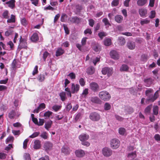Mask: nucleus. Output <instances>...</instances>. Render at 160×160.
I'll return each instance as SVG.
<instances>
[{"label":"nucleus","instance_id":"obj_1","mask_svg":"<svg viewBox=\"0 0 160 160\" xmlns=\"http://www.w3.org/2000/svg\"><path fill=\"white\" fill-rule=\"evenodd\" d=\"M153 90L152 88H148L145 91V95L147 97V102H153L159 97V90H157L154 93Z\"/></svg>","mask_w":160,"mask_h":160},{"label":"nucleus","instance_id":"obj_2","mask_svg":"<svg viewBox=\"0 0 160 160\" xmlns=\"http://www.w3.org/2000/svg\"><path fill=\"white\" fill-rule=\"evenodd\" d=\"M99 96L101 99L104 101H108L111 98L109 93L105 91L100 92L99 93Z\"/></svg>","mask_w":160,"mask_h":160},{"label":"nucleus","instance_id":"obj_3","mask_svg":"<svg viewBox=\"0 0 160 160\" xmlns=\"http://www.w3.org/2000/svg\"><path fill=\"white\" fill-rule=\"evenodd\" d=\"M89 118L93 121L98 122L100 119L101 116L100 114L98 112H92L90 114Z\"/></svg>","mask_w":160,"mask_h":160},{"label":"nucleus","instance_id":"obj_4","mask_svg":"<svg viewBox=\"0 0 160 160\" xmlns=\"http://www.w3.org/2000/svg\"><path fill=\"white\" fill-rule=\"evenodd\" d=\"M102 72L103 75L107 74L108 77L111 76L113 72V69L112 68L105 67L102 68Z\"/></svg>","mask_w":160,"mask_h":160},{"label":"nucleus","instance_id":"obj_5","mask_svg":"<svg viewBox=\"0 0 160 160\" xmlns=\"http://www.w3.org/2000/svg\"><path fill=\"white\" fill-rule=\"evenodd\" d=\"M120 145V141L117 139L114 138L112 139L111 141V147L113 149H115L118 148L119 146Z\"/></svg>","mask_w":160,"mask_h":160},{"label":"nucleus","instance_id":"obj_6","mask_svg":"<svg viewBox=\"0 0 160 160\" xmlns=\"http://www.w3.org/2000/svg\"><path fill=\"white\" fill-rule=\"evenodd\" d=\"M102 151L103 155L106 157L110 156L112 154V151L110 148L107 147L103 148Z\"/></svg>","mask_w":160,"mask_h":160},{"label":"nucleus","instance_id":"obj_7","mask_svg":"<svg viewBox=\"0 0 160 160\" xmlns=\"http://www.w3.org/2000/svg\"><path fill=\"white\" fill-rule=\"evenodd\" d=\"M20 43L18 46V48L20 49L23 48H26L27 47V43L26 40L22 38V36H20L19 40Z\"/></svg>","mask_w":160,"mask_h":160},{"label":"nucleus","instance_id":"obj_8","mask_svg":"<svg viewBox=\"0 0 160 160\" xmlns=\"http://www.w3.org/2000/svg\"><path fill=\"white\" fill-rule=\"evenodd\" d=\"M111 57L115 60H117L119 58V56L118 53L115 50H112L110 53Z\"/></svg>","mask_w":160,"mask_h":160},{"label":"nucleus","instance_id":"obj_9","mask_svg":"<svg viewBox=\"0 0 160 160\" xmlns=\"http://www.w3.org/2000/svg\"><path fill=\"white\" fill-rule=\"evenodd\" d=\"M80 88V86L78 84H75L72 83V85L71 91L72 93H75L78 92Z\"/></svg>","mask_w":160,"mask_h":160},{"label":"nucleus","instance_id":"obj_10","mask_svg":"<svg viewBox=\"0 0 160 160\" xmlns=\"http://www.w3.org/2000/svg\"><path fill=\"white\" fill-rule=\"evenodd\" d=\"M20 115L17 112V110H11L8 113V117L11 119H12L14 118L15 116H17L18 117Z\"/></svg>","mask_w":160,"mask_h":160},{"label":"nucleus","instance_id":"obj_11","mask_svg":"<svg viewBox=\"0 0 160 160\" xmlns=\"http://www.w3.org/2000/svg\"><path fill=\"white\" fill-rule=\"evenodd\" d=\"M90 85L91 89L93 91L96 92L99 90V86L97 83L94 82H92Z\"/></svg>","mask_w":160,"mask_h":160},{"label":"nucleus","instance_id":"obj_12","mask_svg":"<svg viewBox=\"0 0 160 160\" xmlns=\"http://www.w3.org/2000/svg\"><path fill=\"white\" fill-rule=\"evenodd\" d=\"M82 19L77 16L71 17L69 18V20L71 22L73 23L79 24L81 22Z\"/></svg>","mask_w":160,"mask_h":160},{"label":"nucleus","instance_id":"obj_13","mask_svg":"<svg viewBox=\"0 0 160 160\" xmlns=\"http://www.w3.org/2000/svg\"><path fill=\"white\" fill-rule=\"evenodd\" d=\"M15 0H10L8 2L5 3L4 5L7 4L8 5V6L10 8L13 9L15 6Z\"/></svg>","mask_w":160,"mask_h":160},{"label":"nucleus","instance_id":"obj_14","mask_svg":"<svg viewBox=\"0 0 160 160\" xmlns=\"http://www.w3.org/2000/svg\"><path fill=\"white\" fill-rule=\"evenodd\" d=\"M127 48L130 50L134 49L135 47V44L134 42L129 41L127 43Z\"/></svg>","mask_w":160,"mask_h":160},{"label":"nucleus","instance_id":"obj_15","mask_svg":"<svg viewBox=\"0 0 160 160\" xmlns=\"http://www.w3.org/2000/svg\"><path fill=\"white\" fill-rule=\"evenodd\" d=\"M139 13L140 15L142 18L146 17L147 13V10L144 8H141L139 9Z\"/></svg>","mask_w":160,"mask_h":160},{"label":"nucleus","instance_id":"obj_16","mask_svg":"<svg viewBox=\"0 0 160 160\" xmlns=\"http://www.w3.org/2000/svg\"><path fill=\"white\" fill-rule=\"evenodd\" d=\"M89 137L88 135L86 133H82L79 136V138L81 141H82L88 140Z\"/></svg>","mask_w":160,"mask_h":160},{"label":"nucleus","instance_id":"obj_17","mask_svg":"<svg viewBox=\"0 0 160 160\" xmlns=\"http://www.w3.org/2000/svg\"><path fill=\"white\" fill-rule=\"evenodd\" d=\"M95 71V68L91 66L89 67L87 69L86 72L87 74L88 75H92L94 73Z\"/></svg>","mask_w":160,"mask_h":160},{"label":"nucleus","instance_id":"obj_18","mask_svg":"<svg viewBox=\"0 0 160 160\" xmlns=\"http://www.w3.org/2000/svg\"><path fill=\"white\" fill-rule=\"evenodd\" d=\"M52 122L51 120H49L46 122L44 124V128L47 130H48L52 126Z\"/></svg>","mask_w":160,"mask_h":160},{"label":"nucleus","instance_id":"obj_19","mask_svg":"<svg viewBox=\"0 0 160 160\" xmlns=\"http://www.w3.org/2000/svg\"><path fill=\"white\" fill-rule=\"evenodd\" d=\"M75 154L78 157H82L85 155L84 151L82 150H78L75 151Z\"/></svg>","mask_w":160,"mask_h":160},{"label":"nucleus","instance_id":"obj_20","mask_svg":"<svg viewBox=\"0 0 160 160\" xmlns=\"http://www.w3.org/2000/svg\"><path fill=\"white\" fill-rule=\"evenodd\" d=\"M123 19V17L120 15H117L115 17V20L118 23H121Z\"/></svg>","mask_w":160,"mask_h":160},{"label":"nucleus","instance_id":"obj_21","mask_svg":"<svg viewBox=\"0 0 160 160\" xmlns=\"http://www.w3.org/2000/svg\"><path fill=\"white\" fill-rule=\"evenodd\" d=\"M31 40L33 42H36L39 40V37L37 33H34L31 37Z\"/></svg>","mask_w":160,"mask_h":160},{"label":"nucleus","instance_id":"obj_22","mask_svg":"<svg viewBox=\"0 0 160 160\" xmlns=\"http://www.w3.org/2000/svg\"><path fill=\"white\" fill-rule=\"evenodd\" d=\"M91 101L93 103L100 104L101 101L99 98L96 97H92L91 98Z\"/></svg>","mask_w":160,"mask_h":160},{"label":"nucleus","instance_id":"obj_23","mask_svg":"<svg viewBox=\"0 0 160 160\" xmlns=\"http://www.w3.org/2000/svg\"><path fill=\"white\" fill-rule=\"evenodd\" d=\"M41 142L38 140H36L34 142L33 148L36 149H39L41 147Z\"/></svg>","mask_w":160,"mask_h":160},{"label":"nucleus","instance_id":"obj_24","mask_svg":"<svg viewBox=\"0 0 160 160\" xmlns=\"http://www.w3.org/2000/svg\"><path fill=\"white\" fill-rule=\"evenodd\" d=\"M52 147V144L49 142H46L44 144V148L46 150L50 149Z\"/></svg>","mask_w":160,"mask_h":160},{"label":"nucleus","instance_id":"obj_25","mask_svg":"<svg viewBox=\"0 0 160 160\" xmlns=\"http://www.w3.org/2000/svg\"><path fill=\"white\" fill-rule=\"evenodd\" d=\"M136 156L137 154L135 151L128 153L127 156L129 158H132V159H134Z\"/></svg>","mask_w":160,"mask_h":160},{"label":"nucleus","instance_id":"obj_26","mask_svg":"<svg viewBox=\"0 0 160 160\" xmlns=\"http://www.w3.org/2000/svg\"><path fill=\"white\" fill-rule=\"evenodd\" d=\"M144 82L146 83L145 86L147 87H149L152 83L153 81L152 78H149L144 80Z\"/></svg>","mask_w":160,"mask_h":160},{"label":"nucleus","instance_id":"obj_27","mask_svg":"<svg viewBox=\"0 0 160 160\" xmlns=\"http://www.w3.org/2000/svg\"><path fill=\"white\" fill-rule=\"evenodd\" d=\"M129 69L128 66L126 64H122L121 66L120 70L121 71L127 72Z\"/></svg>","mask_w":160,"mask_h":160},{"label":"nucleus","instance_id":"obj_28","mask_svg":"<svg viewBox=\"0 0 160 160\" xmlns=\"http://www.w3.org/2000/svg\"><path fill=\"white\" fill-rule=\"evenodd\" d=\"M64 52V50L61 48H58L56 52V55L57 56H58L63 54Z\"/></svg>","mask_w":160,"mask_h":160},{"label":"nucleus","instance_id":"obj_29","mask_svg":"<svg viewBox=\"0 0 160 160\" xmlns=\"http://www.w3.org/2000/svg\"><path fill=\"white\" fill-rule=\"evenodd\" d=\"M62 152L65 154H68L69 153V148L66 146H64L62 148Z\"/></svg>","mask_w":160,"mask_h":160},{"label":"nucleus","instance_id":"obj_30","mask_svg":"<svg viewBox=\"0 0 160 160\" xmlns=\"http://www.w3.org/2000/svg\"><path fill=\"white\" fill-rule=\"evenodd\" d=\"M104 44L106 46H109L111 45V40L109 38H106L104 41Z\"/></svg>","mask_w":160,"mask_h":160},{"label":"nucleus","instance_id":"obj_31","mask_svg":"<svg viewBox=\"0 0 160 160\" xmlns=\"http://www.w3.org/2000/svg\"><path fill=\"white\" fill-rule=\"evenodd\" d=\"M15 22V16L13 14L11 15V17L10 18H8L7 20L8 23H13Z\"/></svg>","mask_w":160,"mask_h":160},{"label":"nucleus","instance_id":"obj_32","mask_svg":"<svg viewBox=\"0 0 160 160\" xmlns=\"http://www.w3.org/2000/svg\"><path fill=\"white\" fill-rule=\"evenodd\" d=\"M126 130L124 128H120L118 129V132L119 134L122 135H124L125 134Z\"/></svg>","mask_w":160,"mask_h":160},{"label":"nucleus","instance_id":"obj_33","mask_svg":"<svg viewBox=\"0 0 160 160\" xmlns=\"http://www.w3.org/2000/svg\"><path fill=\"white\" fill-rule=\"evenodd\" d=\"M101 47L98 44H96L93 47V50L96 52H98L101 50Z\"/></svg>","mask_w":160,"mask_h":160},{"label":"nucleus","instance_id":"obj_34","mask_svg":"<svg viewBox=\"0 0 160 160\" xmlns=\"http://www.w3.org/2000/svg\"><path fill=\"white\" fill-rule=\"evenodd\" d=\"M42 52H43V53L42 54V58L44 61H45L49 55V53L47 51L43 52V50H42V51L41 52V53Z\"/></svg>","mask_w":160,"mask_h":160},{"label":"nucleus","instance_id":"obj_35","mask_svg":"<svg viewBox=\"0 0 160 160\" xmlns=\"http://www.w3.org/2000/svg\"><path fill=\"white\" fill-rule=\"evenodd\" d=\"M147 0H138L137 1V4L139 6L144 5L146 2Z\"/></svg>","mask_w":160,"mask_h":160},{"label":"nucleus","instance_id":"obj_36","mask_svg":"<svg viewBox=\"0 0 160 160\" xmlns=\"http://www.w3.org/2000/svg\"><path fill=\"white\" fill-rule=\"evenodd\" d=\"M158 107L157 106H155L153 107V114L155 115H157L158 113Z\"/></svg>","mask_w":160,"mask_h":160},{"label":"nucleus","instance_id":"obj_37","mask_svg":"<svg viewBox=\"0 0 160 160\" xmlns=\"http://www.w3.org/2000/svg\"><path fill=\"white\" fill-rule=\"evenodd\" d=\"M133 109L131 107H127L125 110V111L126 113L128 114H130L133 112Z\"/></svg>","mask_w":160,"mask_h":160},{"label":"nucleus","instance_id":"obj_38","mask_svg":"<svg viewBox=\"0 0 160 160\" xmlns=\"http://www.w3.org/2000/svg\"><path fill=\"white\" fill-rule=\"evenodd\" d=\"M59 96L62 101H64L66 99L65 93L64 92L60 93Z\"/></svg>","mask_w":160,"mask_h":160},{"label":"nucleus","instance_id":"obj_39","mask_svg":"<svg viewBox=\"0 0 160 160\" xmlns=\"http://www.w3.org/2000/svg\"><path fill=\"white\" fill-rule=\"evenodd\" d=\"M152 104L148 106L145 109L144 112L146 113H150L151 110L152 108Z\"/></svg>","mask_w":160,"mask_h":160},{"label":"nucleus","instance_id":"obj_40","mask_svg":"<svg viewBox=\"0 0 160 160\" xmlns=\"http://www.w3.org/2000/svg\"><path fill=\"white\" fill-rule=\"evenodd\" d=\"M118 40L120 44L121 45H124L125 43V40L123 37H119L118 38Z\"/></svg>","mask_w":160,"mask_h":160},{"label":"nucleus","instance_id":"obj_41","mask_svg":"<svg viewBox=\"0 0 160 160\" xmlns=\"http://www.w3.org/2000/svg\"><path fill=\"white\" fill-rule=\"evenodd\" d=\"M150 22V20L147 19H142L140 21V24L142 25H143L144 24H147Z\"/></svg>","mask_w":160,"mask_h":160},{"label":"nucleus","instance_id":"obj_42","mask_svg":"<svg viewBox=\"0 0 160 160\" xmlns=\"http://www.w3.org/2000/svg\"><path fill=\"white\" fill-rule=\"evenodd\" d=\"M17 61L15 59H14L12 62L11 64L12 68L13 70H16L17 67Z\"/></svg>","mask_w":160,"mask_h":160},{"label":"nucleus","instance_id":"obj_43","mask_svg":"<svg viewBox=\"0 0 160 160\" xmlns=\"http://www.w3.org/2000/svg\"><path fill=\"white\" fill-rule=\"evenodd\" d=\"M107 35L106 33L103 32H99L98 33V36L101 39H102L103 38L107 36Z\"/></svg>","mask_w":160,"mask_h":160},{"label":"nucleus","instance_id":"obj_44","mask_svg":"<svg viewBox=\"0 0 160 160\" xmlns=\"http://www.w3.org/2000/svg\"><path fill=\"white\" fill-rule=\"evenodd\" d=\"M9 12L8 10L4 11L2 14V16L3 18L5 19H8L9 18L8 15Z\"/></svg>","mask_w":160,"mask_h":160},{"label":"nucleus","instance_id":"obj_45","mask_svg":"<svg viewBox=\"0 0 160 160\" xmlns=\"http://www.w3.org/2000/svg\"><path fill=\"white\" fill-rule=\"evenodd\" d=\"M61 108V107L60 106L58 105H54L52 106V108L53 110L55 112L58 111Z\"/></svg>","mask_w":160,"mask_h":160},{"label":"nucleus","instance_id":"obj_46","mask_svg":"<svg viewBox=\"0 0 160 160\" xmlns=\"http://www.w3.org/2000/svg\"><path fill=\"white\" fill-rule=\"evenodd\" d=\"M13 32V31L12 30L9 29L5 32V35L6 37H8L9 35H11Z\"/></svg>","mask_w":160,"mask_h":160},{"label":"nucleus","instance_id":"obj_47","mask_svg":"<svg viewBox=\"0 0 160 160\" xmlns=\"http://www.w3.org/2000/svg\"><path fill=\"white\" fill-rule=\"evenodd\" d=\"M156 12L155 11L152 10L150 12V15L149 17L151 19H152L155 17Z\"/></svg>","mask_w":160,"mask_h":160},{"label":"nucleus","instance_id":"obj_48","mask_svg":"<svg viewBox=\"0 0 160 160\" xmlns=\"http://www.w3.org/2000/svg\"><path fill=\"white\" fill-rule=\"evenodd\" d=\"M102 22L104 23L105 26L107 25H111L108 20L107 18H104L102 20Z\"/></svg>","mask_w":160,"mask_h":160},{"label":"nucleus","instance_id":"obj_49","mask_svg":"<svg viewBox=\"0 0 160 160\" xmlns=\"http://www.w3.org/2000/svg\"><path fill=\"white\" fill-rule=\"evenodd\" d=\"M40 136L44 139H47L48 138L47 133L46 132H44L42 133Z\"/></svg>","mask_w":160,"mask_h":160},{"label":"nucleus","instance_id":"obj_50","mask_svg":"<svg viewBox=\"0 0 160 160\" xmlns=\"http://www.w3.org/2000/svg\"><path fill=\"white\" fill-rule=\"evenodd\" d=\"M67 16L65 13H63L61 17V21L62 22H65L66 20L65 18H67Z\"/></svg>","mask_w":160,"mask_h":160},{"label":"nucleus","instance_id":"obj_51","mask_svg":"<svg viewBox=\"0 0 160 160\" xmlns=\"http://www.w3.org/2000/svg\"><path fill=\"white\" fill-rule=\"evenodd\" d=\"M104 108L105 110H108L110 109L111 106L109 103H106L104 104Z\"/></svg>","mask_w":160,"mask_h":160},{"label":"nucleus","instance_id":"obj_52","mask_svg":"<svg viewBox=\"0 0 160 160\" xmlns=\"http://www.w3.org/2000/svg\"><path fill=\"white\" fill-rule=\"evenodd\" d=\"M38 79L40 82H42L45 79L44 75L43 74H40L38 76Z\"/></svg>","mask_w":160,"mask_h":160},{"label":"nucleus","instance_id":"obj_53","mask_svg":"<svg viewBox=\"0 0 160 160\" xmlns=\"http://www.w3.org/2000/svg\"><path fill=\"white\" fill-rule=\"evenodd\" d=\"M21 23L22 25L26 26L28 24V22L25 18H23L21 20Z\"/></svg>","mask_w":160,"mask_h":160},{"label":"nucleus","instance_id":"obj_54","mask_svg":"<svg viewBox=\"0 0 160 160\" xmlns=\"http://www.w3.org/2000/svg\"><path fill=\"white\" fill-rule=\"evenodd\" d=\"M88 21L89 25L91 27H93L95 23V21L92 19H89Z\"/></svg>","mask_w":160,"mask_h":160},{"label":"nucleus","instance_id":"obj_55","mask_svg":"<svg viewBox=\"0 0 160 160\" xmlns=\"http://www.w3.org/2000/svg\"><path fill=\"white\" fill-rule=\"evenodd\" d=\"M52 112L49 111L46 112L44 114V116L46 117H49L52 114Z\"/></svg>","mask_w":160,"mask_h":160},{"label":"nucleus","instance_id":"obj_56","mask_svg":"<svg viewBox=\"0 0 160 160\" xmlns=\"http://www.w3.org/2000/svg\"><path fill=\"white\" fill-rule=\"evenodd\" d=\"M24 158L25 160H31L30 155L28 153H26L24 154Z\"/></svg>","mask_w":160,"mask_h":160},{"label":"nucleus","instance_id":"obj_57","mask_svg":"<svg viewBox=\"0 0 160 160\" xmlns=\"http://www.w3.org/2000/svg\"><path fill=\"white\" fill-rule=\"evenodd\" d=\"M40 132H36L33 133L29 137L30 138H33L38 136Z\"/></svg>","mask_w":160,"mask_h":160},{"label":"nucleus","instance_id":"obj_58","mask_svg":"<svg viewBox=\"0 0 160 160\" xmlns=\"http://www.w3.org/2000/svg\"><path fill=\"white\" fill-rule=\"evenodd\" d=\"M84 33L85 34H89L91 35L92 33V31L91 29L87 28L84 31Z\"/></svg>","mask_w":160,"mask_h":160},{"label":"nucleus","instance_id":"obj_59","mask_svg":"<svg viewBox=\"0 0 160 160\" xmlns=\"http://www.w3.org/2000/svg\"><path fill=\"white\" fill-rule=\"evenodd\" d=\"M38 108L40 110H41L45 108V105L44 103H42L39 105Z\"/></svg>","mask_w":160,"mask_h":160},{"label":"nucleus","instance_id":"obj_60","mask_svg":"<svg viewBox=\"0 0 160 160\" xmlns=\"http://www.w3.org/2000/svg\"><path fill=\"white\" fill-rule=\"evenodd\" d=\"M79 82L82 86H83L85 84V82L83 78H81L79 80Z\"/></svg>","mask_w":160,"mask_h":160},{"label":"nucleus","instance_id":"obj_61","mask_svg":"<svg viewBox=\"0 0 160 160\" xmlns=\"http://www.w3.org/2000/svg\"><path fill=\"white\" fill-rule=\"evenodd\" d=\"M63 117V116L62 114H59L56 115L55 117L56 120H60Z\"/></svg>","mask_w":160,"mask_h":160},{"label":"nucleus","instance_id":"obj_62","mask_svg":"<svg viewBox=\"0 0 160 160\" xmlns=\"http://www.w3.org/2000/svg\"><path fill=\"white\" fill-rule=\"evenodd\" d=\"M13 140V137L12 136H10L8 137L6 140L7 143H8L11 141H12Z\"/></svg>","mask_w":160,"mask_h":160},{"label":"nucleus","instance_id":"obj_63","mask_svg":"<svg viewBox=\"0 0 160 160\" xmlns=\"http://www.w3.org/2000/svg\"><path fill=\"white\" fill-rule=\"evenodd\" d=\"M119 0H113L112 2V5L113 6H117L118 4Z\"/></svg>","mask_w":160,"mask_h":160},{"label":"nucleus","instance_id":"obj_64","mask_svg":"<svg viewBox=\"0 0 160 160\" xmlns=\"http://www.w3.org/2000/svg\"><path fill=\"white\" fill-rule=\"evenodd\" d=\"M154 139L157 141H160V135L156 134L154 136Z\"/></svg>","mask_w":160,"mask_h":160}]
</instances>
